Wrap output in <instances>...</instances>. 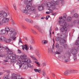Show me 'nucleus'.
<instances>
[{
  "instance_id": "nucleus-41",
  "label": "nucleus",
  "mask_w": 79,
  "mask_h": 79,
  "mask_svg": "<svg viewBox=\"0 0 79 79\" xmlns=\"http://www.w3.org/2000/svg\"><path fill=\"white\" fill-rule=\"evenodd\" d=\"M27 65L29 68H31V65L30 63H27Z\"/></svg>"
},
{
  "instance_id": "nucleus-19",
  "label": "nucleus",
  "mask_w": 79,
  "mask_h": 79,
  "mask_svg": "<svg viewBox=\"0 0 79 79\" xmlns=\"http://www.w3.org/2000/svg\"><path fill=\"white\" fill-rule=\"evenodd\" d=\"M38 9L39 11H42V10H44V6H39L38 7Z\"/></svg>"
},
{
  "instance_id": "nucleus-28",
  "label": "nucleus",
  "mask_w": 79,
  "mask_h": 79,
  "mask_svg": "<svg viewBox=\"0 0 79 79\" xmlns=\"http://www.w3.org/2000/svg\"><path fill=\"white\" fill-rule=\"evenodd\" d=\"M10 41H11V40H10V39H6L5 41H4V42H6V43H10Z\"/></svg>"
},
{
  "instance_id": "nucleus-50",
  "label": "nucleus",
  "mask_w": 79,
  "mask_h": 79,
  "mask_svg": "<svg viewBox=\"0 0 79 79\" xmlns=\"http://www.w3.org/2000/svg\"><path fill=\"white\" fill-rule=\"evenodd\" d=\"M51 75H52V76L53 77H55V74L53 73H52Z\"/></svg>"
},
{
  "instance_id": "nucleus-10",
  "label": "nucleus",
  "mask_w": 79,
  "mask_h": 79,
  "mask_svg": "<svg viewBox=\"0 0 79 79\" xmlns=\"http://www.w3.org/2000/svg\"><path fill=\"white\" fill-rule=\"evenodd\" d=\"M6 18L7 16V14L5 12L1 11V17Z\"/></svg>"
},
{
  "instance_id": "nucleus-1",
  "label": "nucleus",
  "mask_w": 79,
  "mask_h": 79,
  "mask_svg": "<svg viewBox=\"0 0 79 79\" xmlns=\"http://www.w3.org/2000/svg\"><path fill=\"white\" fill-rule=\"evenodd\" d=\"M27 58V55H23L20 56V59L21 60H19L17 61V63L16 64H19V68H21L23 64H24L25 63V61Z\"/></svg>"
},
{
  "instance_id": "nucleus-49",
  "label": "nucleus",
  "mask_w": 79,
  "mask_h": 79,
  "mask_svg": "<svg viewBox=\"0 0 79 79\" xmlns=\"http://www.w3.org/2000/svg\"><path fill=\"white\" fill-rule=\"evenodd\" d=\"M64 2H65V1H62L61 2V3L62 4V5H64Z\"/></svg>"
},
{
  "instance_id": "nucleus-13",
  "label": "nucleus",
  "mask_w": 79,
  "mask_h": 79,
  "mask_svg": "<svg viewBox=\"0 0 79 79\" xmlns=\"http://www.w3.org/2000/svg\"><path fill=\"white\" fill-rule=\"evenodd\" d=\"M22 47H23L22 49L23 50H24V49H25L26 50H28V48H27V45L26 44L24 45H22Z\"/></svg>"
},
{
  "instance_id": "nucleus-63",
  "label": "nucleus",
  "mask_w": 79,
  "mask_h": 79,
  "mask_svg": "<svg viewBox=\"0 0 79 79\" xmlns=\"http://www.w3.org/2000/svg\"><path fill=\"white\" fill-rule=\"evenodd\" d=\"M4 61L5 62H8V60H4Z\"/></svg>"
},
{
  "instance_id": "nucleus-55",
  "label": "nucleus",
  "mask_w": 79,
  "mask_h": 79,
  "mask_svg": "<svg viewBox=\"0 0 79 79\" xmlns=\"http://www.w3.org/2000/svg\"><path fill=\"white\" fill-rule=\"evenodd\" d=\"M52 31V28H51L49 30V33H52L51 32Z\"/></svg>"
},
{
  "instance_id": "nucleus-57",
  "label": "nucleus",
  "mask_w": 79,
  "mask_h": 79,
  "mask_svg": "<svg viewBox=\"0 0 79 79\" xmlns=\"http://www.w3.org/2000/svg\"><path fill=\"white\" fill-rule=\"evenodd\" d=\"M50 34L49 35V36L50 37H52V33H49Z\"/></svg>"
},
{
  "instance_id": "nucleus-53",
  "label": "nucleus",
  "mask_w": 79,
  "mask_h": 79,
  "mask_svg": "<svg viewBox=\"0 0 79 79\" xmlns=\"http://www.w3.org/2000/svg\"><path fill=\"white\" fill-rule=\"evenodd\" d=\"M48 18H50V16L49 15L47 16L46 17V19L47 20V19H48Z\"/></svg>"
},
{
  "instance_id": "nucleus-4",
  "label": "nucleus",
  "mask_w": 79,
  "mask_h": 79,
  "mask_svg": "<svg viewBox=\"0 0 79 79\" xmlns=\"http://www.w3.org/2000/svg\"><path fill=\"white\" fill-rule=\"evenodd\" d=\"M30 5H27L25 7V10H27L28 11H30V12L32 11L33 13L34 12H35V11H36V9H35V8L34 7H31V6H32V4L31 3H30Z\"/></svg>"
},
{
  "instance_id": "nucleus-54",
  "label": "nucleus",
  "mask_w": 79,
  "mask_h": 79,
  "mask_svg": "<svg viewBox=\"0 0 79 79\" xmlns=\"http://www.w3.org/2000/svg\"><path fill=\"white\" fill-rule=\"evenodd\" d=\"M19 43H23V42L22 41H21V38H19Z\"/></svg>"
},
{
  "instance_id": "nucleus-3",
  "label": "nucleus",
  "mask_w": 79,
  "mask_h": 79,
  "mask_svg": "<svg viewBox=\"0 0 79 79\" xmlns=\"http://www.w3.org/2000/svg\"><path fill=\"white\" fill-rule=\"evenodd\" d=\"M59 23L60 26H63L60 28V31L61 32H63L64 31L65 32H68L67 28L65 26L66 25V23H64L63 21L60 20L59 21Z\"/></svg>"
},
{
  "instance_id": "nucleus-26",
  "label": "nucleus",
  "mask_w": 79,
  "mask_h": 79,
  "mask_svg": "<svg viewBox=\"0 0 79 79\" xmlns=\"http://www.w3.org/2000/svg\"><path fill=\"white\" fill-rule=\"evenodd\" d=\"M46 66V64L45 62H43L41 64V66L43 68H44V67H45Z\"/></svg>"
},
{
  "instance_id": "nucleus-39",
  "label": "nucleus",
  "mask_w": 79,
  "mask_h": 79,
  "mask_svg": "<svg viewBox=\"0 0 79 79\" xmlns=\"http://www.w3.org/2000/svg\"><path fill=\"white\" fill-rule=\"evenodd\" d=\"M55 39H56V41H59V40H60V37H56V38Z\"/></svg>"
},
{
  "instance_id": "nucleus-62",
  "label": "nucleus",
  "mask_w": 79,
  "mask_h": 79,
  "mask_svg": "<svg viewBox=\"0 0 79 79\" xmlns=\"http://www.w3.org/2000/svg\"><path fill=\"white\" fill-rule=\"evenodd\" d=\"M46 14L49 15V14H50V12H46Z\"/></svg>"
},
{
  "instance_id": "nucleus-34",
  "label": "nucleus",
  "mask_w": 79,
  "mask_h": 79,
  "mask_svg": "<svg viewBox=\"0 0 79 79\" xmlns=\"http://www.w3.org/2000/svg\"><path fill=\"white\" fill-rule=\"evenodd\" d=\"M8 53L9 54V55H13V52L11 51H10Z\"/></svg>"
},
{
  "instance_id": "nucleus-46",
  "label": "nucleus",
  "mask_w": 79,
  "mask_h": 79,
  "mask_svg": "<svg viewBox=\"0 0 79 79\" xmlns=\"http://www.w3.org/2000/svg\"><path fill=\"white\" fill-rule=\"evenodd\" d=\"M34 71H35V72L36 73H37L38 71H39V69H34Z\"/></svg>"
},
{
  "instance_id": "nucleus-11",
  "label": "nucleus",
  "mask_w": 79,
  "mask_h": 79,
  "mask_svg": "<svg viewBox=\"0 0 79 79\" xmlns=\"http://www.w3.org/2000/svg\"><path fill=\"white\" fill-rule=\"evenodd\" d=\"M71 73V70H67L64 72V75H65V76H67L68 74H70Z\"/></svg>"
},
{
  "instance_id": "nucleus-2",
  "label": "nucleus",
  "mask_w": 79,
  "mask_h": 79,
  "mask_svg": "<svg viewBox=\"0 0 79 79\" xmlns=\"http://www.w3.org/2000/svg\"><path fill=\"white\" fill-rule=\"evenodd\" d=\"M5 30L7 32L8 31H10V32H12L10 34V38H11V39H12L14 41L16 40V37L15 36V35H16V33H15V32H13L14 30L13 29H10L8 27H5Z\"/></svg>"
},
{
  "instance_id": "nucleus-27",
  "label": "nucleus",
  "mask_w": 79,
  "mask_h": 79,
  "mask_svg": "<svg viewBox=\"0 0 79 79\" xmlns=\"http://www.w3.org/2000/svg\"><path fill=\"white\" fill-rule=\"evenodd\" d=\"M66 16H64L62 18L63 20H60V21H63V22L64 23H66L64 21V20H65V19H66Z\"/></svg>"
},
{
  "instance_id": "nucleus-45",
  "label": "nucleus",
  "mask_w": 79,
  "mask_h": 79,
  "mask_svg": "<svg viewBox=\"0 0 79 79\" xmlns=\"http://www.w3.org/2000/svg\"><path fill=\"white\" fill-rule=\"evenodd\" d=\"M56 47L57 48H59V44H56Z\"/></svg>"
},
{
  "instance_id": "nucleus-18",
  "label": "nucleus",
  "mask_w": 79,
  "mask_h": 79,
  "mask_svg": "<svg viewBox=\"0 0 79 79\" xmlns=\"http://www.w3.org/2000/svg\"><path fill=\"white\" fill-rule=\"evenodd\" d=\"M5 40H6V38L5 37L2 36H1L0 38V41L2 40V41H5Z\"/></svg>"
},
{
  "instance_id": "nucleus-9",
  "label": "nucleus",
  "mask_w": 79,
  "mask_h": 79,
  "mask_svg": "<svg viewBox=\"0 0 79 79\" xmlns=\"http://www.w3.org/2000/svg\"><path fill=\"white\" fill-rule=\"evenodd\" d=\"M9 20L10 18H3L2 21L3 23H6L9 22Z\"/></svg>"
},
{
  "instance_id": "nucleus-16",
  "label": "nucleus",
  "mask_w": 79,
  "mask_h": 79,
  "mask_svg": "<svg viewBox=\"0 0 79 79\" xmlns=\"http://www.w3.org/2000/svg\"><path fill=\"white\" fill-rule=\"evenodd\" d=\"M42 43L43 45H45L48 43V41L46 40H43L42 41Z\"/></svg>"
},
{
  "instance_id": "nucleus-52",
  "label": "nucleus",
  "mask_w": 79,
  "mask_h": 79,
  "mask_svg": "<svg viewBox=\"0 0 79 79\" xmlns=\"http://www.w3.org/2000/svg\"><path fill=\"white\" fill-rule=\"evenodd\" d=\"M4 48L3 47L0 46V50H2V49H3Z\"/></svg>"
},
{
  "instance_id": "nucleus-42",
  "label": "nucleus",
  "mask_w": 79,
  "mask_h": 79,
  "mask_svg": "<svg viewBox=\"0 0 79 79\" xmlns=\"http://www.w3.org/2000/svg\"><path fill=\"white\" fill-rule=\"evenodd\" d=\"M13 6L15 10H16V4H14L13 5Z\"/></svg>"
},
{
  "instance_id": "nucleus-36",
  "label": "nucleus",
  "mask_w": 79,
  "mask_h": 79,
  "mask_svg": "<svg viewBox=\"0 0 79 79\" xmlns=\"http://www.w3.org/2000/svg\"><path fill=\"white\" fill-rule=\"evenodd\" d=\"M31 44L32 45H34V44H35V41H34V40H31Z\"/></svg>"
},
{
  "instance_id": "nucleus-61",
  "label": "nucleus",
  "mask_w": 79,
  "mask_h": 79,
  "mask_svg": "<svg viewBox=\"0 0 79 79\" xmlns=\"http://www.w3.org/2000/svg\"><path fill=\"white\" fill-rule=\"evenodd\" d=\"M23 29H26V27L25 26H23Z\"/></svg>"
},
{
  "instance_id": "nucleus-12",
  "label": "nucleus",
  "mask_w": 79,
  "mask_h": 79,
  "mask_svg": "<svg viewBox=\"0 0 79 79\" xmlns=\"http://www.w3.org/2000/svg\"><path fill=\"white\" fill-rule=\"evenodd\" d=\"M68 35V34H65V33H64L63 34H61L60 35V37H63L64 39H66V37H67V36Z\"/></svg>"
},
{
  "instance_id": "nucleus-8",
  "label": "nucleus",
  "mask_w": 79,
  "mask_h": 79,
  "mask_svg": "<svg viewBox=\"0 0 79 79\" xmlns=\"http://www.w3.org/2000/svg\"><path fill=\"white\" fill-rule=\"evenodd\" d=\"M35 53L36 55L39 58H40V53L39 49H36L35 50Z\"/></svg>"
},
{
  "instance_id": "nucleus-58",
  "label": "nucleus",
  "mask_w": 79,
  "mask_h": 79,
  "mask_svg": "<svg viewBox=\"0 0 79 79\" xmlns=\"http://www.w3.org/2000/svg\"><path fill=\"white\" fill-rule=\"evenodd\" d=\"M18 51L19 52V53H21V51L19 49H18Z\"/></svg>"
},
{
  "instance_id": "nucleus-51",
  "label": "nucleus",
  "mask_w": 79,
  "mask_h": 79,
  "mask_svg": "<svg viewBox=\"0 0 79 79\" xmlns=\"http://www.w3.org/2000/svg\"><path fill=\"white\" fill-rule=\"evenodd\" d=\"M3 22H2V21H0V26H2V25H3Z\"/></svg>"
},
{
  "instance_id": "nucleus-24",
  "label": "nucleus",
  "mask_w": 79,
  "mask_h": 79,
  "mask_svg": "<svg viewBox=\"0 0 79 79\" xmlns=\"http://www.w3.org/2000/svg\"><path fill=\"white\" fill-rule=\"evenodd\" d=\"M18 76L17 74H15V73H12V77L13 78H14V77H16Z\"/></svg>"
},
{
  "instance_id": "nucleus-60",
  "label": "nucleus",
  "mask_w": 79,
  "mask_h": 79,
  "mask_svg": "<svg viewBox=\"0 0 79 79\" xmlns=\"http://www.w3.org/2000/svg\"><path fill=\"white\" fill-rule=\"evenodd\" d=\"M54 47H55V45L53 44L52 45V50H54Z\"/></svg>"
},
{
  "instance_id": "nucleus-59",
  "label": "nucleus",
  "mask_w": 79,
  "mask_h": 79,
  "mask_svg": "<svg viewBox=\"0 0 79 79\" xmlns=\"http://www.w3.org/2000/svg\"><path fill=\"white\" fill-rule=\"evenodd\" d=\"M65 62L66 63H67V62H68V59H67L66 60H64Z\"/></svg>"
},
{
  "instance_id": "nucleus-25",
  "label": "nucleus",
  "mask_w": 79,
  "mask_h": 79,
  "mask_svg": "<svg viewBox=\"0 0 79 79\" xmlns=\"http://www.w3.org/2000/svg\"><path fill=\"white\" fill-rule=\"evenodd\" d=\"M25 21H27V23H32L33 21L32 20H31V19H25Z\"/></svg>"
},
{
  "instance_id": "nucleus-7",
  "label": "nucleus",
  "mask_w": 79,
  "mask_h": 79,
  "mask_svg": "<svg viewBox=\"0 0 79 79\" xmlns=\"http://www.w3.org/2000/svg\"><path fill=\"white\" fill-rule=\"evenodd\" d=\"M13 56H10V57H9L8 56V58H9V59H10V60H11L12 62L14 63L16 61H17V60H16V55L14 54L13 55Z\"/></svg>"
},
{
  "instance_id": "nucleus-14",
  "label": "nucleus",
  "mask_w": 79,
  "mask_h": 79,
  "mask_svg": "<svg viewBox=\"0 0 79 79\" xmlns=\"http://www.w3.org/2000/svg\"><path fill=\"white\" fill-rule=\"evenodd\" d=\"M62 0H52L53 2H55V3L56 5H59V3H60V1H62Z\"/></svg>"
},
{
  "instance_id": "nucleus-48",
  "label": "nucleus",
  "mask_w": 79,
  "mask_h": 79,
  "mask_svg": "<svg viewBox=\"0 0 79 79\" xmlns=\"http://www.w3.org/2000/svg\"><path fill=\"white\" fill-rule=\"evenodd\" d=\"M30 50H34V48H33V47L31 46H30Z\"/></svg>"
},
{
  "instance_id": "nucleus-40",
  "label": "nucleus",
  "mask_w": 79,
  "mask_h": 79,
  "mask_svg": "<svg viewBox=\"0 0 79 79\" xmlns=\"http://www.w3.org/2000/svg\"><path fill=\"white\" fill-rule=\"evenodd\" d=\"M74 16L75 18H78V15L77 14H74Z\"/></svg>"
},
{
  "instance_id": "nucleus-17",
  "label": "nucleus",
  "mask_w": 79,
  "mask_h": 79,
  "mask_svg": "<svg viewBox=\"0 0 79 79\" xmlns=\"http://www.w3.org/2000/svg\"><path fill=\"white\" fill-rule=\"evenodd\" d=\"M60 43L61 44H63L66 43V40L64 39H61L60 40Z\"/></svg>"
},
{
  "instance_id": "nucleus-47",
  "label": "nucleus",
  "mask_w": 79,
  "mask_h": 79,
  "mask_svg": "<svg viewBox=\"0 0 79 79\" xmlns=\"http://www.w3.org/2000/svg\"><path fill=\"white\" fill-rule=\"evenodd\" d=\"M30 57L32 58V59H33V60H35V58H34V56H30Z\"/></svg>"
},
{
  "instance_id": "nucleus-64",
  "label": "nucleus",
  "mask_w": 79,
  "mask_h": 79,
  "mask_svg": "<svg viewBox=\"0 0 79 79\" xmlns=\"http://www.w3.org/2000/svg\"><path fill=\"white\" fill-rule=\"evenodd\" d=\"M60 53H61V52H63V50H60Z\"/></svg>"
},
{
  "instance_id": "nucleus-56",
  "label": "nucleus",
  "mask_w": 79,
  "mask_h": 79,
  "mask_svg": "<svg viewBox=\"0 0 79 79\" xmlns=\"http://www.w3.org/2000/svg\"><path fill=\"white\" fill-rule=\"evenodd\" d=\"M50 13H52L53 12V10L52 9H49Z\"/></svg>"
},
{
  "instance_id": "nucleus-6",
  "label": "nucleus",
  "mask_w": 79,
  "mask_h": 79,
  "mask_svg": "<svg viewBox=\"0 0 79 79\" xmlns=\"http://www.w3.org/2000/svg\"><path fill=\"white\" fill-rule=\"evenodd\" d=\"M48 2L47 3V6L48 8H51L53 10L55 9V2Z\"/></svg>"
},
{
  "instance_id": "nucleus-21",
  "label": "nucleus",
  "mask_w": 79,
  "mask_h": 79,
  "mask_svg": "<svg viewBox=\"0 0 79 79\" xmlns=\"http://www.w3.org/2000/svg\"><path fill=\"white\" fill-rule=\"evenodd\" d=\"M71 73H78V71L76 70H70Z\"/></svg>"
},
{
  "instance_id": "nucleus-32",
  "label": "nucleus",
  "mask_w": 79,
  "mask_h": 79,
  "mask_svg": "<svg viewBox=\"0 0 79 79\" xmlns=\"http://www.w3.org/2000/svg\"><path fill=\"white\" fill-rule=\"evenodd\" d=\"M35 63L37 64V66L38 67H39L40 66V63L39 62H38L35 61Z\"/></svg>"
},
{
  "instance_id": "nucleus-33",
  "label": "nucleus",
  "mask_w": 79,
  "mask_h": 79,
  "mask_svg": "<svg viewBox=\"0 0 79 79\" xmlns=\"http://www.w3.org/2000/svg\"><path fill=\"white\" fill-rule=\"evenodd\" d=\"M1 33L2 34H5V30H2L1 31Z\"/></svg>"
},
{
  "instance_id": "nucleus-37",
  "label": "nucleus",
  "mask_w": 79,
  "mask_h": 79,
  "mask_svg": "<svg viewBox=\"0 0 79 79\" xmlns=\"http://www.w3.org/2000/svg\"><path fill=\"white\" fill-rule=\"evenodd\" d=\"M32 32L34 34H37V32L35 31H34V30H32Z\"/></svg>"
},
{
  "instance_id": "nucleus-20",
  "label": "nucleus",
  "mask_w": 79,
  "mask_h": 79,
  "mask_svg": "<svg viewBox=\"0 0 79 79\" xmlns=\"http://www.w3.org/2000/svg\"><path fill=\"white\" fill-rule=\"evenodd\" d=\"M31 60L29 59L26 58L25 60V63H31Z\"/></svg>"
},
{
  "instance_id": "nucleus-29",
  "label": "nucleus",
  "mask_w": 79,
  "mask_h": 79,
  "mask_svg": "<svg viewBox=\"0 0 79 79\" xmlns=\"http://www.w3.org/2000/svg\"><path fill=\"white\" fill-rule=\"evenodd\" d=\"M71 19H72V18L71 17H68L67 19V21L68 22H70L71 21Z\"/></svg>"
},
{
  "instance_id": "nucleus-44",
  "label": "nucleus",
  "mask_w": 79,
  "mask_h": 79,
  "mask_svg": "<svg viewBox=\"0 0 79 79\" xmlns=\"http://www.w3.org/2000/svg\"><path fill=\"white\" fill-rule=\"evenodd\" d=\"M55 54H56H56H57V55H60V53L58 51L55 52Z\"/></svg>"
},
{
  "instance_id": "nucleus-5",
  "label": "nucleus",
  "mask_w": 79,
  "mask_h": 79,
  "mask_svg": "<svg viewBox=\"0 0 79 79\" xmlns=\"http://www.w3.org/2000/svg\"><path fill=\"white\" fill-rule=\"evenodd\" d=\"M71 53L73 54V59L75 61H77V51L75 49H73L71 50Z\"/></svg>"
},
{
  "instance_id": "nucleus-31",
  "label": "nucleus",
  "mask_w": 79,
  "mask_h": 79,
  "mask_svg": "<svg viewBox=\"0 0 79 79\" xmlns=\"http://www.w3.org/2000/svg\"><path fill=\"white\" fill-rule=\"evenodd\" d=\"M5 50H6L7 52V53H9L10 51V49H9V48H8L7 47L5 48Z\"/></svg>"
},
{
  "instance_id": "nucleus-22",
  "label": "nucleus",
  "mask_w": 79,
  "mask_h": 79,
  "mask_svg": "<svg viewBox=\"0 0 79 79\" xmlns=\"http://www.w3.org/2000/svg\"><path fill=\"white\" fill-rule=\"evenodd\" d=\"M28 10L26 9L24 10H22L23 13H25L26 14H27L28 13Z\"/></svg>"
},
{
  "instance_id": "nucleus-15",
  "label": "nucleus",
  "mask_w": 79,
  "mask_h": 79,
  "mask_svg": "<svg viewBox=\"0 0 79 79\" xmlns=\"http://www.w3.org/2000/svg\"><path fill=\"white\" fill-rule=\"evenodd\" d=\"M25 3L26 5H27V4H29V3L32 2V0H25Z\"/></svg>"
},
{
  "instance_id": "nucleus-43",
  "label": "nucleus",
  "mask_w": 79,
  "mask_h": 79,
  "mask_svg": "<svg viewBox=\"0 0 79 79\" xmlns=\"http://www.w3.org/2000/svg\"><path fill=\"white\" fill-rule=\"evenodd\" d=\"M39 73H42V69H38V72Z\"/></svg>"
},
{
  "instance_id": "nucleus-23",
  "label": "nucleus",
  "mask_w": 79,
  "mask_h": 79,
  "mask_svg": "<svg viewBox=\"0 0 79 79\" xmlns=\"http://www.w3.org/2000/svg\"><path fill=\"white\" fill-rule=\"evenodd\" d=\"M48 52L49 53H53V50L52 49V48H49L48 50Z\"/></svg>"
},
{
  "instance_id": "nucleus-30",
  "label": "nucleus",
  "mask_w": 79,
  "mask_h": 79,
  "mask_svg": "<svg viewBox=\"0 0 79 79\" xmlns=\"http://www.w3.org/2000/svg\"><path fill=\"white\" fill-rule=\"evenodd\" d=\"M42 73H43V75L44 76H45L46 75V73H45V70H43L42 71Z\"/></svg>"
},
{
  "instance_id": "nucleus-35",
  "label": "nucleus",
  "mask_w": 79,
  "mask_h": 79,
  "mask_svg": "<svg viewBox=\"0 0 79 79\" xmlns=\"http://www.w3.org/2000/svg\"><path fill=\"white\" fill-rule=\"evenodd\" d=\"M11 22H12V24H13V25H15V24H16V23H15V21H14V20H13L12 19V20H11Z\"/></svg>"
},
{
  "instance_id": "nucleus-38",
  "label": "nucleus",
  "mask_w": 79,
  "mask_h": 79,
  "mask_svg": "<svg viewBox=\"0 0 79 79\" xmlns=\"http://www.w3.org/2000/svg\"><path fill=\"white\" fill-rule=\"evenodd\" d=\"M76 45H79V41L77 40L75 42Z\"/></svg>"
}]
</instances>
